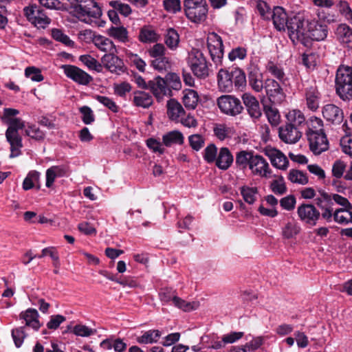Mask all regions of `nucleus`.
Returning <instances> with one entry per match:
<instances>
[{"label": "nucleus", "instance_id": "f257e3e1", "mask_svg": "<svg viewBox=\"0 0 352 352\" xmlns=\"http://www.w3.org/2000/svg\"><path fill=\"white\" fill-rule=\"evenodd\" d=\"M273 24L275 28L278 31L285 30V28L288 30V34L290 39L294 42H299L305 44V15L302 13H298L294 16L288 19L285 10L281 7H276L273 10V14H271Z\"/></svg>", "mask_w": 352, "mask_h": 352}, {"label": "nucleus", "instance_id": "f03ea898", "mask_svg": "<svg viewBox=\"0 0 352 352\" xmlns=\"http://www.w3.org/2000/svg\"><path fill=\"white\" fill-rule=\"evenodd\" d=\"M19 113L17 109L6 108L3 109V114L1 116V121L8 126L6 137L10 145V157L13 158L21 154V149L23 147L22 138L18 131L24 127L23 122L15 116Z\"/></svg>", "mask_w": 352, "mask_h": 352}, {"label": "nucleus", "instance_id": "7ed1b4c3", "mask_svg": "<svg viewBox=\"0 0 352 352\" xmlns=\"http://www.w3.org/2000/svg\"><path fill=\"white\" fill-rule=\"evenodd\" d=\"M72 11L81 21L92 25L102 15V10L94 0H67Z\"/></svg>", "mask_w": 352, "mask_h": 352}, {"label": "nucleus", "instance_id": "20e7f679", "mask_svg": "<svg viewBox=\"0 0 352 352\" xmlns=\"http://www.w3.org/2000/svg\"><path fill=\"white\" fill-rule=\"evenodd\" d=\"M184 11L186 17L195 24L206 21L208 5L206 0H184Z\"/></svg>", "mask_w": 352, "mask_h": 352}, {"label": "nucleus", "instance_id": "39448f33", "mask_svg": "<svg viewBox=\"0 0 352 352\" xmlns=\"http://www.w3.org/2000/svg\"><path fill=\"white\" fill-rule=\"evenodd\" d=\"M336 93L343 100L352 98V67L340 65L336 76Z\"/></svg>", "mask_w": 352, "mask_h": 352}, {"label": "nucleus", "instance_id": "423d86ee", "mask_svg": "<svg viewBox=\"0 0 352 352\" xmlns=\"http://www.w3.org/2000/svg\"><path fill=\"white\" fill-rule=\"evenodd\" d=\"M188 64L192 73L199 78H205L209 75L207 61L203 53L197 49H192L188 53Z\"/></svg>", "mask_w": 352, "mask_h": 352}, {"label": "nucleus", "instance_id": "0eeeda50", "mask_svg": "<svg viewBox=\"0 0 352 352\" xmlns=\"http://www.w3.org/2000/svg\"><path fill=\"white\" fill-rule=\"evenodd\" d=\"M23 12L28 20L38 29H45L51 23V19L45 12L35 4L25 7Z\"/></svg>", "mask_w": 352, "mask_h": 352}, {"label": "nucleus", "instance_id": "6e6552de", "mask_svg": "<svg viewBox=\"0 0 352 352\" xmlns=\"http://www.w3.org/2000/svg\"><path fill=\"white\" fill-rule=\"evenodd\" d=\"M305 39L304 45H307V42L308 41L307 36L312 40L321 41L324 40L328 34L327 26L320 23L316 19L306 20L305 19Z\"/></svg>", "mask_w": 352, "mask_h": 352}, {"label": "nucleus", "instance_id": "1a4fd4ad", "mask_svg": "<svg viewBox=\"0 0 352 352\" xmlns=\"http://www.w3.org/2000/svg\"><path fill=\"white\" fill-rule=\"evenodd\" d=\"M217 105L222 113L231 116L240 114L243 109L240 100L231 95H223L219 97Z\"/></svg>", "mask_w": 352, "mask_h": 352}, {"label": "nucleus", "instance_id": "9d476101", "mask_svg": "<svg viewBox=\"0 0 352 352\" xmlns=\"http://www.w3.org/2000/svg\"><path fill=\"white\" fill-rule=\"evenodd\" d=\"M208 49L212 60L216 65L222 63L223 57V45L220 36L215 32H210L207 38Z\"/></svg>", "mask_w": 352, "mask_h": 352}, {"label": "nucleus", "instance_id": "9b49d317", "mask_svg": "<svg viewBox=\"0 0 352 352\" xmlns=\"http://www.w3.org/2000/svg\"><path fill=\"white\" fill-rule=\"evenodd\" d=\"M303 96L307 107L312 111H316L319 107L321 99V94L318 91L316 82L307 81L303 84Z\"/></svg>", "mask_w": 352, "mask_h": 352}, {"label": "nucleus", "instance_id": "f8f14e48", "mask_svg": "<svg viewBox=\"0 0 352 352\" xmlns=\"http://www.w3.org/2000/svg\"><path fill=\"white\" fill-rule=\"evenodd\" d=\"M61 68L67 78L79 85H87L93 80V78L89 74L76 66L63 65Z\"/></svg>", "mask_w": 352, "mask_h": 352}, {"label": "nucleus", "instance_id": "ddd939ff", "mask_svg": "<svg viewBox=\"0 0 352 352\" xmlns=\"http://www.w3.org/2000/svg\"><path fill=\"white\" fill-rule=\"evenodd\" d=\"M310 150L315 155H320L329 148V142L324 133L311 132L307 133Z\"/></svg>", "mask_w": 352, "mask_h": 352}, {"label": "nucleus", "instance_id": "4468645a", "mask_svg": "<svg viewBox=\"0 0 352 352\" xmlns=\"http://www.w3.org/2000/svg\"><path fill=\"white\" fill-rule=\"evenodd\" d=\"M297 214L302 221L312 226L316 224L320 216L317 208L309 204H300L297 208Z\"/></svg>", "mask_w": 352, "mask_h": 352}, {"label": "nucleus", "instance_id": "2eb2a0df", "mask_svg": "<svg viewBox=\"0 0 352 352\" xmlns=\"http://www.w3.org/2000/svg\"><path fill=\"white\" fill-rule=\"evenodd\" d=\"M249 168L255 175L265 178L272 177V170L270 168V165L266 160L261 155H254L250 162Z\"/></svg>", "mask_w": 352, "mask_h": 352}, {"label": "nucleus", "instance_id": "dca6fc26", "mask_svg": "<svg viewBox=\"0 0 352 352\" xmlns=\"http://www.w3.org/2000/svg\"><path fill=\"white\" fill-rule=\"evenodd\" d=\"M269 99L273 103H279L284 98L283 90L280 84L272 78H267L263 85Z\"/></svg>", "mask_w": 352, "mask_h": 352}, {"label": "nucleus", "instance_id": "f3484780", "mask_svg": "<svg viewBox=\"0 0 352 352\" xmlns=\"http://www.w3.org/2000/svg\"><path fill=\"white\" fill-rule=\"evenodd\" d=\"M157 100L163 98L164 96L170 95V89L168 87L167 80L157 76L149 80L148 89Z\"/></svg>", "mask_w": 352, "mask_h": 352}, {"label": "nucleus", "instance_id": "a211bd4d", "mask_svg": "<svg viewBox=\"0 0 352 352\" xmlns=\"http://www.w3.org/2000/svg\"><path fill=\"white\" fill-rule=\"evenodd\" d=\"M249 85L253 90L260 92L263 89V74L258 66L251 63L247 68Z\"/></svg>", "mask_w": 352, "mask_h": 352}, {"label": "nucleus", "instance_id": "6ab92c4d", "mask_svg": "<svg viewBox=\"0 0 352 352\" xmlns=\"http://www.w3.org/2000/svg\"><path fill=\"white\" fill-rule=\"evenodd\" d=\"M242 100L249 116L254 122L257 121L262 116L258 100L254 96L248 93L243 94Z\"/></svg>", "mask_w": 352, "mask_h": 352}, {"label": "nucleus", "instance_id": "aec40b11", "mask_svg": "<svg viewBox=\"0 0 352 352\" xmlns=\"http://www.w3.org/2000/svg\"><path fill=\"white\" fill-rule=\"evenodd\" d=\"M322 113L324 118L333 124H340L344 120L342 110L333 104L324 105L322 107Z\"/></svg>", "mask_w": 352, "mask_h": 352}, {"label": "nucleus", "instance_id": "412c9836", "mask_svg": "<svg viewBox=\"0 0 352 352\" xmlns=\"http://www.w3.org/2000/svg\"><path fill=\"white\" fill-rule=\"evenodd\" d=\"M116 52L104 54L101 60L106 69L111 73L119 74L124 72V65L122 59L117 56Z\"/></svg>", "mask_w": 352, "mask_h": 352}, {"label": "nucleus", "instance_id": "4be33fe9", "mask_svg": "<svg viewBox=\"0 0 352 352\" xmlns=\"http://www.w3.org/2000/svg\"><path fill=\"white\" fill-rule=\"evenodd\" d=\"M265 155L274 167L280 170H285L288 167L289 161L287 157L279 150L274 148H267Z\"/></svg>", "mask_w": 352, "mask_h": 352}, {"label": "nucleus", "instance_id": "5701e85b", "mask_svg": "<svg viewBox=\"0 0 352 352\" xmlns=\"http://www.w3.org/2000/svg\"><path fill=\"white\" fill-rule=\"evenodd\" d=\"M279 137L287 144H294L301 138V132L298 127L287 124L285 126L280 128Z\"/></svg>", "mask_w": 352, "mask_h": 352}, {"label": "nucleus", "instance_id": "b1692460", "mask_svg": "<svg viewBox=\"0 0 352 352\" xmlns=\"http://www.w3.org/2000/svg\"><path fill=\"white\" fill-rule=\"evenodd\" d=\"M217 85L222 92H230L233 89L232 69L229 72L226 69H221L217 74Z\"/></svg>", "mask_w": 352, "mask_h": 352}, {"label": "nucleus", "instance_id": "393cba45", "mask_svg": "<svg viewBox=\"0 0 352 352\" xmlns=\"http://www.w3.org/2000/svg\"><path fill=\"white\" fill-rule=\"evenodd\" d=\"M336 39L347 48H352V29L344 23L340 24L336 31Z\"/></svg>", "mask_w": 352, "mask_h": 352}, {"label": "nucleus", "instance_id": "a878e982", "mask_svg": "<svg viewBox=\"0 0 352 352\" xmlns=\"http://www.w3.org/2000/svg\"><path fill=\"white\" fill-rule=\"evenodd\" d=\"M167 116L168 118L175 122L184 116L185 111L182 104L175 99H170L167 102Z\"/></svg>", "mask_w": 352, "mask_h": 352}, {"label": "nucleus", "instance_id": "bb28decb", "mask_svg": "<svg viewBox=\"0 0 352 352\" xmlns=\"http://www.w3.org/2000/svg\"><path fill=\"white\" fill-rule=\"evenodd\" d=\"M92 42L100 51L109 54L117 52V49L113 42L109 38L102 35H94Z\"/></svg>", "mask_w": 352, "mask_h": 352}, {"label": "nucleus", "instance_id": "cd10ccee", "mask_svg": "<svg viewBox=\"0 0 352 352\" xmlns=\"http://www.w3.org/2000/svg\"><path fill=\"white\" fill-rule=\"evenodd\" d=\"M233 161L230 151L227 147H222L219 149L215 164L219 169L226 170L231 166Z\"/></svg>", "mask_w": 352, "mask_h": 352}, {"label": "nucleus", "instance_id": "c85d7f7f", "mask_svg": "<svg viewBox=\"0 0 352 352\" xmlns=\"http://www.w3.org/2000/svg\"><path fill=\"white\" fill-rule=\"evenodd\" d=\"M133 104L138 107L148 108L152 105L153 100L152 96L144 91H135L133 93Z\"/></svg>", "mask_w": 352, "mask_h": 352}, {"label": "nucleus", "instance_id": "c756f323", "mask_svg": "<svg viewBox=\"0 0 352 352\" xmlns=\"http://www.w3.org/2000/svg\"><path fill=\"white\" fill-rule=\"evenodd\" d=\"M20 319H23L25 322V326L32 327L37 331L41 324L38 320V313L34 309H28L25 311L21 312L19 315Z\"/></svg>", "mask_w": 352, "mask_h": 352}, {"label": "nucleus", "instance_id": "7c9ffc66", "mask_svg": "<svg viewBox=\"0 0 352 352\" xmlns=\"http://www.w3.org/2000/svg\"><path fill=\"white\" fill-rule=\"evenodd\" d=\"M107 34L120 43H125L129 41L128 30L124 26H111L107 30Z\"/></svg>", "mask_w": 352, "mask_h": 352}, {"label": "nucleus", "instance_id": "2f4dec72", "mask_svg": "<svg viewBox=\"0 0 352 352\" xmlns=\"http://www.w3.org/2000/svg\"><path fill=\"white\" fill-rule=\"evenodd\" d=\"M162 142L166 146H170L174 144H182L184 142V137L181 131L174 130L163 135Z\"/></svg>", "mask_w": 352, "mask_h": 352}, {"label": "nucleus", "instance_id": "473e14b6", "mask_svg": "<svg viewBox=\"0 0 352 352\" xmlns=\"http://www.w3.org/2000/svg\"><path fill=\"white\" fill-rule=\"evenodd\" d=\"M265 69L279 81L284 82L286 80L285 74L280 64L273 60H269L265 65Z\"/></svg>", "mask_w": 352, "mask_h": 352}, {"label": "nucleus", "instance_id": "72a5a7b5", "mask_svg": "<svg viewBox=\"0 0 352 352\" xmlns=\"http://www.w3.org/2000/svg\"><path fill=\"white\" fill-rule=\"evenodd\" d=\"M182 101L187 109H194L199 101V96L196 91L187 89L183 91Z\"/></svg>", "mask_w": 352, "mask_h": 352}, {"label": "nucleus", "instance_id": "f704fd0d", "mask_svg": "<svg viewBox=\"0 0 352 352\" xmlns=\"http://www.w3.org/2000/svg\"><path fill=\"white\" fill-rule=\"evenodd\" d=\"M65 175V168L63 166H54L48 168L46 171V183L47 188H50L56 177H63Z\"/></svg>", "mask_w": 352, "mask_h": 352}, {"label": "nucleus", "instance_id": "c9c22d12", "mask_svg": "<svg viewBox=\"0 0 352 352\" xmlns=\"http://www.w3.org/2000/svg\"><path fill=\"white\" fill-rule=\"evenodd\" d=\"M164 43L171 50H175L179 43V35L173 28H168L164 34Z\"/></svg>", "mask_w": 352, "mask_h": 352}, {"label": "nucleus", "instance_id": "e433bc0d", "mask_svg": "<svg viewBox=\"0 0 352 352\" xmlns=\"http://www.w3.org/2000/svg\"><path fill=\"white\" fill-rule=\"evenodd\" d=\"M161 336V332L159 330L151 329L145 331L141 336L137 338V342L139 344H153L158 341Z\"/></svg>", "mask_w": 352, "mask_h": 352}, {"label": "nucleus", "instance_id": "4c0bfd02", "mask_svg": "<svg viewBox=\"0 0 352 352\" xmlns=\"http://www.w3.org/2000/svg\"><path fill=\"white\" fill-rule=\"evenodd\" d=\"M253 152L248 151H241L236 155V164L241 168H246L249 167L252 158L254 157Z\"/></svg>", "mask_w": 352, "mask_h": 352}, {"label": "nucleus", "instance_id": "58836bf2", "mask_svg": "<svg viewBox=\"0 0 352 352\" xmlns=\"http://www.w3.org/2000/svg\"><path fill=\"white\" fill-rule=\"evenodd\" d=\"M333 219L341 224H347L352 222V212L351 210L340 208L333 213Z\"/></svg>", "mask_w": 352, "mask_h": 352}, {"label": "nucleus", "instance_id": "ea45409f", "mask_svg": "<svg viewBox=\"0 0 352 352\" xmlns=\"http://www.w3.org/2000/svg\"><path fill=\"white\" fill-rule=\"evenodd\" d=\"M288 124L298 127L305 122V118L303 113L298 109L289 111L287 114Z\"/></svg>", "mask_w": 352, "mask_h": 352}, {"label": "nucleus", "instance_id": "a19ab883", "mask_svg": "<svg viewBox=\"0 0 352 352\" xmlns=\"http://www.w3.org/2000/svg\"><path fill=\"white\" fill-rule=\"evenodd\" d=\"M156 32L150 28H143L139 34V39L142 43H153L158 40Z\"/></svg>", "mask_w": 352, "mask_h": 352}, {"label": "nucleus", "instance_id": "79ce46f5", "mask_svg": "<svg viewBox=\"0 0 352 352\" xmlns=\"http://www.w3.org/2000/svg\"><path fill=\"white\" fill-rule=\"evenodd\" d=\"M288 179L295 184L305 185L308 183V177L300 170L292 169L288 174Z\"/></svg>", "mask_w": 352, "mask_h": 352}, {"label": "nucleus", "instance_id": "37998d69", "mask_svg": "<svg viewBox=\"0 0 352 352\" xmlns=\"http://www.w3.org/2000/svg\"><path fill=\"white\" fill-rule=\"evenodd\" d=\"M40 173L36 170L30 171L24 179L23 189L28 190L34 188L39 182Z\"/></svg>", "mask_w": 352, "mask_h": 352}, {"label": "nucleus", "instance_id": "c03bdc74", "mask_svg": "<svg viewBox=\"0 0 352 352\" xmlns=\"http://www.w3.org/2000/svg\"><path fill=\"white\" fill-rule=\"evenodd\" d=\"M109 6L120 14L128 16L132 12L129 5L122 3L120 0L111 1Z\"/></svg>", "mask_w": 352, "mask_h": 352}, {"label": "nucleus", "instance_id": "a18cd8bd", "mask_svg": "<svg viewBox=\"0 0 352 352\" xmlns=\"http://www.w3.org/2000/svg\"><path fill=\"white\" fill-rule=\"evenodd\" d=\"M126 56L130 63L135 66L140 72H144L145 71L146 63L137 54L127 51Z\"/></svg>", "mask_w": 352, "mask_h": 352}, {"label": "nucleus", "instance_id": "49530a36", "mask_svg": "<svg viewBox=\"0 0 352 352\" xmlns=\"http://www.w3.org/2000/svg\"><path fill=\"white\" fill-rule=\"evenodd\" d=\"M233 85L238 89L246 85V77L244 72L239 68L232 69Z\"/></svg>", "mask_w": 352, "mask_h": 352}, {"label": "nucleus", "instance_id": "de8ad7c7", "mask_svg": "<svg viewBox=\"0 0 352 352\" xmlns=\"http://www.w3.org/2000/svg\"><path fill=\"white\" fill-rule=\"evenodd\" d=\"M164 9L170 14L181 12L182 6L180 0H163Z\"/></svg>", "mask_w": 352, "mask_h": 352}, {"label": "nucleus", "instance_id": "09e8293b", "mask_svg": "<svg viewBox=\"0 0 352 352\" xmlns=\"http://www.w3.org/2000/svg\"><path fill=\"white\" fill-rule=\"evenodd\" d=\"M213 131L215 136L220 140H224L233 132L231 127L227 126L226 124H223L215 125Z\"/></svg>", "mask_w": 352, "mask_h": 352}, {"label": "nucleus", "instance_id": "8fccbe9b", "mask_svg": "<svg viewBox=\"0 0 352 352\" xmlns=\"http://www.w3.org/2000/svg\"><path fill=\"white\" fill-rule=\"evenodd\" d=\"M113 89L115 95L121 98H125L127 94L131 91L132 87L127 82H122L113 84Z\"/></svg>", "mask_w": 352, "mask_h": 352}, {"label": "nucleus", "instance_id": "3c124183", "mask_svg": "<svg viewBox=\"0 0 352 352\" xmlns=\"http://www.w3.org/2000/svg\"><path fill=\"white\" fill-rule=\"evenodd\" d=\"M79 60L86 65L89 69L99 72L101 68V65L98 60L89 54L81 55Z\"/></svg>", "mask_w": 352, "mask_h": 352}, {"label": "nucleus", "instance_id": "603ef678", "mask_svg": "<svg viewBox=\"0 0 352 352\" xmlns=\"http://www.w3.org/2000/svg\"><path fill=\"white\" fill-rule=\"evenodd\" d=\"M270 188L274 193L282 195L287 192V187L284 181V178L280 176L277 179L272 182Z\"/></svg>", "mask_w": 352, "mask_h": 352}, {"label": "nucleus", "instance_id": "864d4df0", "mask_svg": "<svg viewBox=\"0 0 352 352\" xmlns=\"http://www.w3.org/2000/svg\"><path fill=\"white\" fill-rule=\"evenodd\" d=\"M264 111L269 122L273 126L278 125L280 120L278 111L271 106L265 107Z\"/></svg>", "mask_w": 352, "mask_h": 352}, {"label": "nucleus", "instance_id": "5fc2aeb1", "mask_svg": "<svg viewBox=\"0 0 352 352\" xmlns=\"http://www.w3.org/2000/svg\"><path fill=\"white\" fill-rule=\"evenodd\" d=\"M173 302L175 307L184 311H189L195 309L197 307V304L196 302H188L178 296L173 297Z\"/></svg>", "mask_w": 352, "mask_h": 352}, {"label": "nucleus", "instance_id": "6e6d98bb", "mask_svg": "<svg viewBox=\"0 0 352 352\" xmlns=\"http://www.w3.org/2000/svg\"><path fill=\"white\" fill-rule=\"evenodd\" d=\"M52 36L54 39L63 43L66 46L72 47L74 45V42L72 41L69 37L65 34L60 30L53 29L52 30Z\"/></svg>", "mask_w": 352, "mask_h": 352}, {"label": "nucleus", "instance_id": "4d7b16f0", "mask_svg": "<svg viewBox=\"0 0 352 352\" xmlns=\"http://www.w3.org/2000/svg\"><path fill=\"white\" fill-rule=\"evenodd\" d=\"M94 98L104 107L110 109L113 113H117L119 110L118 106L112 98L107 96L96 95Z\"/></svg>", "mask_w": 352, "mask_h": 352}, {"label": "nucleus", "instance_id": "13d9d810", "mask_svg": "<svg viewBox=\"0 0 352 352\" xmlns=\"http://www.w3.org/2000/svg\"><path fill=\"white\" fill-rule=\"evenodd\" d=\"M40 5L47 9L65 10L66 6L59 0H38Z\"/></svg>", "mask_w": 352, "mask_h": 352}, {"label": "nucleus", "instance_id": "bf43d9fd", "mask_svg": "<svg viewBox=\"0 0 352 352\" xmlns=\"http://www.w3.org/2000/svg\"><path fill=\"white\" fill-rule=\"evenodd\" d=\"M338 11L346 20L352 23V9L349 3L346 1L340 0L338 4Z\"/></svg>", "mask_w": 352, "mask_h": 352}, {"label": "nucleus", "instance_id": "052dcab7", "mask_svg": "<svg viewBox=\"0 0 352 352\" xmlns=\"http://www.w3.org/2000/svg\"><path fill=\"white\" fill-rule=\"evenodd\" d=\"M217 155V148L213 144H210L204 149V158L208 163L215 162Z\"/></svg>", "mask_w": 352, "mask_h": 352}, {"label": "nucleus", "instance_id": "680f3d73", "mask_svg": "<svg viewBox=\"0 0 352 352\" xmlns=\"http://www.w3.org/2000/svg\"><path fill=\"white\" fill-rule=\"evenodd\" d=\"M256 189L243 186L241 188V193L245 202L252 204L256 200Z\"/></svg>", "mask_w": 352, "mask_h": 352}, {"label": "nucleus", "instance_id": "e2e57ef3", "mask_svg": "<svg viewBox=\"0 0 352 352\" xmlns=\"http://www.w3.org/2000/svg\"><path fill=\"white\" fill-rule=\"evenodd\" d=\"M300 231V228L294 223L288 222L283 228V236L286 239L294 237Z\"/></svg>", "mask_w": 352, "mask_h": 352}, {"label": "nucleus", "instance_id": "0e129e2a", "mask_svg": "<svg viewBox=\"0 0 352 352\" xmlns=\"http://www.w3.org/2000/svg\"><path fill=\"white\" fill-rule=\"evenodd\" d=\"M256 8L263 19L268 20L271 18V9L265 1L258 0Z\"/></svg>", "mask_w": 352, "mask_h": 352}, {"label": "nucleus", "instance_id": "69168bd1", "mask_svg": "<svg viewBox=\"0 0 352 352\" xmlns=\"http://www.w3.org/2000/svg\"><path fill=\"white\" fill-rule=\"evenodd\" d=\"M151 64L159 72L166 71L170 67L169 59L165 56L153 59Z\"/></svg>", "mask_w": 352, "mask_h": 352}, {"label": "nucleus", "instance_id": "338daca9", "mask_svg": "<svg viewBox=\"0 0 352 352\" xmlns=\"http://www.w3.org/2000/svg\"><path fill=\"white\" fill-rule=\"evenodd\" d=\"M25 75L34 82H41L43 80L41 70L35 67H27L25 69Z\"/></svg>", "mask_w": 352, "mask_h": 352}, {"label": "nucleus", "instance_id": "774afa93", "mask_svg": "<svg viewBox=\"0 0 352 352\" xmlns=\"http://www.w3.org/2000/svg\"><path fill=\"white\" fill-rule=\"evenodd\" d=\"M190 146L195 151L200 150L204 144V138L200 134H193L188 137Z\"/></svg>", "mask_w": 352, "mask_h": 352}]
</instances>
